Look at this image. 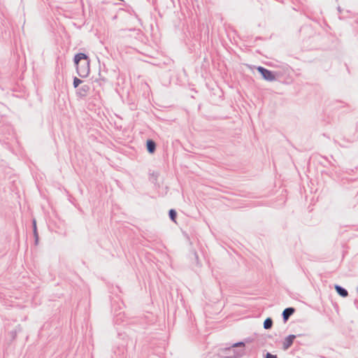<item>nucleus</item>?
Instances as JSON below:
<instances>
[{"instance_id":"nucleus-1","label":"nucleus","mask_w":358,"mask_h":358,"mask_svg":"<svg viewBox=\"0 0 358 358\" xmlns=\"http://www.w3.org/2000/svg\"><path fill=\"white\" fill-rule=\"evenodd\" d=\"M73 63L78 75L81 78L88 76L90 71V59L85 52H78L74 55Z\"/></svg>"},{"instance_id":"nucleus-2","label":"nucleus","mask_w":358,"mask_h":358,"mask_svg":"<svg viewBox=\"0 0 358 358\" xmlns=\"http://www.w3.org/2000/svg\"><path fill=\"white\" fill-rule=\"evenodd\" d=\"M0 143L4 144L9 150L17 143L13 128L10 124H0Z\"/></svg>"},{"instance_id":"nucleus-3","label":"nucleus","mask_w":358,"mask_h":358,"mask_svg":"<svg viewBox=\"0 0 358 358\" xmlns=\"http://www.w3.org/2000/svg\"><path fill=\"white\" fill-rule=\"evenodd\" d=\"M225 358H241L246 355L245 342H237L224 350Z\"/></svg>"},{"instance_id":"nucleus-4","label":"nucleus","mask_w":358,"mask_h":358,"mask_svg":"<svg viewBox=\"0 0 358 358\" xmlns=\"http://www.w3.org/2000/svg\"><path fill=\"white\" fill-rule=\"evenodd\" d=\"M257 71L261 75L262 78L266 81L273 82L277 79L276 73L275 71H271L264 66H257Z\"/></svg>"},{"instance_id":"nucleus-5","label":"nucleus","mask_w":358,"mask_h":358,"mask_svg":"<svg viewBox=\"0 0 358 358\" xmlns=\"http://www.w3.org/2000/svg\"><path fill=\"white\" fill-rule=\"evenodd\" d=\"M90 90V86L89 84H84V83L79 87L76 90V96L79 98H85L87 96Z\"/></svg>"},{"instance_id":"nucleus-6","label":"nucleus","mask_w":358,"mask_h":358,"mask_svg":"<svg viewBox=\"0 0 358 358\" xmlns=\"http://www.w3.org/2000/svg\"><path fill=\"white\" fill-rule=\"evenodd\" d=\"M301 336V334H299L297 336L296 335H294V334H290V335L287 336V337H285L284 341H283V343H282V349L283 350H288L293 345L295 338L297 336Z\"/></svg>"},{"instance_id":"nucleus-7","label":"nucleus","mask_w":358,"mask_h":358,"mask_svg":"<svg viewBox=\"0 0 358 358\" xmlns=\"http://www.w3.org/2000/svg\"><path fill=\"white\" fill-rule=\"evenodd\" d=\"M296 309L293 307H288L283 310L282 317L284 323H286L289 317L295 313Z\"/></svg>"},{"instance_id":"nucleus-8","label":"nucleus","mask_w":358,"mask_h":358,"mask_svg":"<svg viewBox=\"0 0 358 358\" xmlns=\"http://www.w3.org/2000/svg\"><path fill=\"white\" fill-rule=\"evenodd\" d=\"M159 176V173L157 171L149 172V180L154 184L156 188H159L160 187V185L158 182Z\"/></svg>"},{"instance_id":"nucleus-9","label":"nucleus","mask_w":358,"mask_h":358,"mask_svg":"<svg viewBox=\"0 0 358 358\" xmlns=\"http://www.w3.org/2000/svg\"><path fill=\"white\" fill-rule=\"evenodd\" d=\"M157 144L155 141L151 138L146 141V149L150 154H153L156 151Z\"/></svg>"},{"instance_id":"nucleus-10","label":"nucleus","mask_w":358,"mask_h":358,"mask_svg":"<svg viewBox=\"0 0 358 358\" xmlns=\"http://www.w3.org/2000/svg\"><path fill=\"white\" fill-rule=\"evenodd\" d=\"M334 289L336 293L341 297L345 298L348 296V291L343 287L339 285H334Z\"/></svg>"},{"instance_id":"nucleus-11","label":"nucleus","mask_w":358,"mask_h":358,"mask_svg":"<svg viewBox=\"0 0 358 358\" xmlns=\"http://www.w3.org/2000/svg\"><path fill=\"white\" fill-rule=\"evenodd\" d=\"M122 5L124 6V8H122V10H125L126 12H127L129 14H130L131 15H134L135 17L139 21V22H141V18H139L138 15L136 14V13L135 12V10H134V8L130 6V5H128V4H126V3H122Z\"/></svg>"},{"instance_id":"nucleus-12","label":"nucleus","mask_w":358,"mask_h":358,"mask_svg":"<svg viewBox=\"0 0 358 358\" xmlns=\"http://www.w3.org/2000/svg\"><path fill=\"white\" fill-rule=\"evenodd\" d=\"M273 319L271 317H266L265 319V320L264 321L263 327L266 330L271 329L273 327Z\"/></svg>"},{"instance_id":"nucleus-13","label":"nucleus","mask_w":358,"mask_h":358,"mask_svg":"<svg viewBox=\"0 0 358 358\" xmlns=\"http://www.w3.org/2000/svg\"><path fill=\"white\" fill-rule=\"evenodd\" d=\"M177 215L178 213L175 209L171 208L169 210V219L175 223H176Z\"/></svg>"},{"instance_id":"nucleus-14","label":"nucleus","mask_w":358,"mask_h":358,"mask_svg":"<svg viewBox=\"0 0 358 358\" xmlns=\"http://www.w3.org/2000/svg\"><path fill=\"white\" fill-rule=\"evenodd\" d=\"M33 235L34 238V245H38L39 241V236L38 233L37 227L33 228Z\"/></svg>"},{"instance_id":"nucleus-15","label":"nucleus","mask_w":358,"mask_h":358,"mask_svg":"<svg viewBox=\"0 0 358 358\" xmlns=\"http://www.w3.org/2000/svg\"><path fill=\"white\" fill-rule=\"evenodd\" d=\"M84 83V81L77 77L73 78V86L74 88H78L80 85H82Z\"/></svg>"},{"instance_id":"nucleus-16","label":"nucleus","mask_w":358,"mask_h":358,"mask_svg":"<svg viewBox=\"0 0 358 358\" xmlns=\"http://www.w3.org/2000/svg\"><path fill=\"white\" fill-rule=\"evenodd\" d=\"M193 255H194V258L196 264L197 266H201V264L199 262V255H198L197 252L196 251H194Z\"/></svg>"},{"instance_id":"nucleus-17","label":"nucleus","mask_w":358,"mask_h":358,"mask_svg":"<svg viewBox=\"0 0 358 358\" xmlns=\"http://www.w3.org/2000/svg\"><path fill=\"white\" fill-rule=\"evenodd\" d=\"M17 330L15 329V330H12L11 331H10V337H11V340L13 341L16 338V336H17Z\"/></svg>"},{"instance_id":"nucleus-18","label":"nucleus","mask_w":358,"mask_h":358,"mask_svg":"<svg viewBox=\"0 0 358 358\" xmlns=\"http://www.w3.org/2000/svg\"><path fill=\"white\" fill-rule=\"evenodd\" d=\"M264 358H278V356L276 355H273L271 352H266L264 355Z\"/></svg>"},{"instance_id":"nucleus-19","label":"nucleus","mask_w":358,"mask_h":358,"mask_svg":"<svg viewBox=\"0 0 358 358\" xmlns=\"http://www.w3.org/2000/svg\"><path fill=\"white\" fill-rule=\"evenodd\" d=\"M252 339H251L250 338H246L242 342H245V345L246 343L252 342Z\"/></svg>"},{"instance_id":"nucleus-20","label":"nucleus","mask_w":358,"mask_h":358,"mask_svg":"<svg viewBox=\"0 0 358 358\" xmlns=\"http://www.w3.org/2000/svg\"><path fill=\"white\" fill-rule=\"evenodd\" d=\"M31 223H32V228H34L35 227H37V225H36V220H35V219H33V220H32Z\"/></svg>"},{"instance_id":"nucleus-21","label":"nucleus","mask_w":358,"mask_h":358,"mask_svg":"<svg viewBox=\"0 0 358 358\" xmlns=\"http://www.w3.org/2000/svg\"><path fill=\"white\" fill-rule=\"evenodd\" d=\"M99 79H101V80H102L103 81L106 80V78L102 76L101 71L99 72Z\"/></svg>"},{"instance_id":"nucleus-22","label":"nucleus","mask_w":358,"mask_h":358,"mask_svg":"<svg viewBox=\"0 0 358 358\" xmlns=\"http://www.w3.org/2000/svg\"><path fill=\"white\" fill-rule=\"evenodd\" d=\"M355 304H357L358 303V300L357 299H355V301H354Z\"/></svg>"},{"instance_id":"nucleus-23","label":"nucleus","mask_w":358,"mask_h":358,"mask_svg":"<svg viewBox=\"0 0 358 358\" xmlns=\"http://www.w3.org/2000/svg\"><path fill=\"white\" fill-rule=\"evenodd\" d=\"M338 10L341 13V7H338Z\"/></svg>"},{"instance_id":"nucleus-24","label":"nucleus","mask_w":358,"mask_h":358,"mask_svg":"<svg viewBox=\"0 0 358 358\" xmlns=\"http://www.w3.org/2000/svg\"><path fill=\"white\" fill-rule=\"evenodd\" d=\"M357 292H358V287H357Z\"/></svg>"}]
</instances>
